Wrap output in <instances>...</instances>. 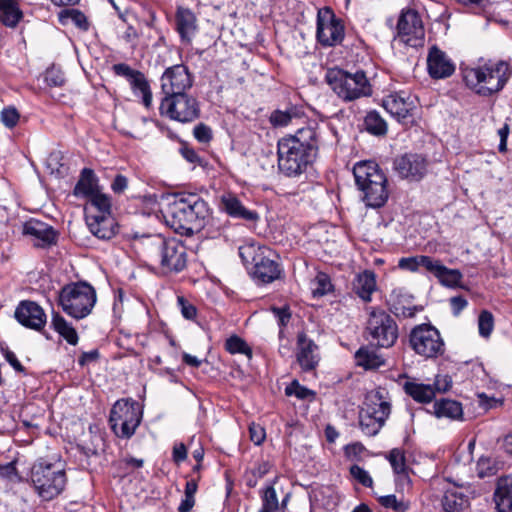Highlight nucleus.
Returning a JSON list of instances; mask_svg holds the SVG:
<instances>
[{"mask_svg": "<svg viewBox=\"0 0 512 512\" xmlns=\"http://www.w3.org/2000/svg\"><path fill=\"white\" fill-rule=\"evenodd\" d=\"M209 216L207 203L197 194L170 197L164 209L166 223L180 233H193L204 227Z\"/></svg>", "mask_w": 512, "mask_h": 512, "instance_id": "nucleus-1", "label": "nucleus"}, {"mask_svg": "<svg viewBox=\"0 0 512 512\" xmlns=\"http://www.w3.org/2000/svg\"><path fill=\"white\" fill-rule=\"evenodd\" d=\"M141 245L146 262L162 274L179 273L186 268L187 250L179 240L153 235L143 239Z\"/></svg>", "mask_w": 512, "mask_h": 512, "instance_id": "nucleus-2", "label": "nucleus"}, {"mask_svg": "<svg viewBox=\"0 0 512 512\" xmlns=\"http://www.w3.org/2000/svg\"><path fill=\"white\" fill-rule=\"evenodd\" d=\"M352 171L356 184L364 191L367 206H383L388 199L387 179L378 162H356Z\"/></svg>", "mask_w": 512, "mask_h": 512, "instance_id": "nucleus-3", "label": "nucleus"}, {"mask_svg": "<svg viewBox=\"0 0 512 512\" xmlns=\"http://www.w3.org/2000/svg\"><path fill=\"white\" fill-rule=\"evenodd\" d=\"M510 74L509 65L501 61L466 70L464 81L478 95L490 96L503 89Z\"/></svg>", "mask_w": 512, "mask_h": 512, "instance_id": "nucleus-4", "label": "nucleus"}, {"mask_svg": "<svg viewBox=\"0 0 512 512\" xmlns=\"http://www.w3.org/2000/svg\"><path fill=\"white\" fill-rule=\"evenodd\" d=\"M30 480L39 497L46 501L52 500L64 490V466L61 462L39 460L31 468Z\"/></svg>", "mask_w": 512, "mask_h": 512, "instance_id": "nucleus-5", "label": "nucleus"}, {"mask_svg": "<svg viewBox=\"0 0 512 512\" xmlns=\"http://www.w3.org/2000/svg\"><path fill=\"white\" fill-rule=\"evenodd\" d=\"M96 301L95 289L86 282L68 284L59 293V304L63 311L77 320L87 317Z\"/></svg>", "mask_w": 512, "mask_h": 512, "instance_id": "nucleus-6", "label": "nucleus"}, {"mask_svg": "<svg viewBox=\"0 0 512 512\" xmlns=\"http://www.w3.org/2000/svg\"><path fill=\"white\" fill-rule=\"evenodd\" d=\"M325 79L332 90L344 101L371 95V86L363 71L349 73L340 68H330Z\"/></svg>", "mask_w": 512, "mask_h": 512, "instance_id": "nucleus-7", "label": "nucleus"}, {"mask_svg": "<svg viewBox=\"0 0 512 512\" xmlns=\"http://www.w3.org/2000/svg\"><path fill=\"white\" fill-rule=\"evenodd\" d=\"M391 411L390 403L383 391L374 390L367 393L360 411V428L368 436L376 435L384 425Z\"/></svg>", "mask_w": 512, "mask_h": 512, "instance_id": "nucleus-8", "label": "nucleus"}, {"mask_svg": "<svg viewBox=\"0 0 512 512\" xmlns=\"http://www.w3.org/2000/svg\"><path fill=\"white\" fill-rule=\"evenodd\" d=\"M315 131L310 127L298 129L295 135L278 142V160H304L315 157L317 151Z\"/></svg>", "mask_w": 512, "mask_h": 512, "instance_id": "nucleus-9", "label": "nucleus"}, {"mask_svg": "<svg viewBox=\"0 0 512 512\" xmlns=\"http://www.w3.org/2000/svg\"><path fill=\"white\" fill-rule=\"evenodd\" d=\"M142 419L139 404L133 400L121 399L113 405L109 423L113 432L121 438H130L134 435Z\"/></svg>", "mask_w": 512, "mask_h": 512, "instance_id": "nucleus-10", "label": "nucleus"}, {"mask_svg": "<svg viewBox=\"0 0 512 512\" xmlns=\"http://www.w3.org/2000/svg\"><path fill=\"white\" fill-rule=\"evenodd\" d=\"M409 343L413 351L425 359H435L445 352V342L434 326L420 324L414 327L409 335Z\"/></svg>", "mask_w": 512, "mask_h": 512, "instance_id": "nucleus-11", "label": "nucleus"}, {"mask_svg": "<svg viewBox=\"0 0 512 512\" xmlns=\"http://www.w3.org/2000/svg\"><path fill=\"white\" fill-rule=\"evenodd\" d=\"M366 330L377 346L389 348L398 338V327L393 318L382 310H373L368 318Z\"/></svg>", "mask_w": 512, "mask_h": 512, "instance_id": "nucleus-12", "label": "nucleus"}, {"mask_svg": "<svg viewBox=\"0 0 512 512\" xmlns=\"http://www.w3.org/2000/svg\"><path fill=\"white\" fill-rule=\"evenodd\" d=\"M345 37V26L330 7H324L317 13V41L324 47H333L342 43Z\"/></svg>", "mask_w": 512, "mask_h": 512, "instance_id": "nucleus-13", "label": "nucleus"}, {"mask_svg": "<svg viewBox=\"0 0 512 512\" xmlns=\"http://www.w3.org/2000/svg\"><path fill=\"white\" fill-rule=\"evenodd\" d=\"M162 115L182 123L192 122L199 117L197 100L187 93L165 96L160 104Z\"/></svg>", "mask_w": 512, "mask_h": 512, "instance_id": "nucleus-14", "label": "nucleus"}, {"mask_svg": "<svg viewBox=\"0 0 512 512\" xmlns=\"http://www.w3.org/2000/svg\"><path fill=\"white\" fill-rule=\"evenodd\" d=\"M398 37L405 45L417 48L424 45L425 29L419 13L403 10L397 23Z\"/></svg>", "mask_w": 512, "mask_h": 512, "instance_id": "nucleus-15", "label": "nucleus"}, {"mask_svg": "<svg viewBox=\"0 0 512 512\" xmlns=\"http://www.w3.org/2000/svg\"><path fill=\"white\" fill-rule=\"evenodd\" d=\"M193 85V77L183 64L171 66L161 77V87L166 96L186 93Z\"/></svg>", "mask_w": 512, "mask_h": 512, "instance_id": "nucleus-16", "label": "nucleus"}, {"mask_svg": "<svg viewBox=\"0 0 512 512\" xmlns=\"http://www.w3.org/2000/svg\"><path fill=\"white\" fill-rule=\"evenodd\" d=\"M112 69L116 75L125 77L129 81L134 94L141 97L144 106L149 108L152 104V93L144 74L125 63L115 64Z\"/></svg>", "mask_w": 512, "mask_h": 512, "instance_id": "nucleus-17", "label": "nucleus"}, {"mask_svg": "<svg viewBox=\"0 0 512 512\" xmlns=\"http://www.w3.org/2000/svg\"><path fill=\"white\" fill-rule=\"evenodd\" d=\"M247 250H253V262L254 270L253 276L255 279L262 283H271L280 276V269L278 263L270 259L269 256L265 255L269 251L266 247H258L255 250L254 247H248Z\"/></svg>", "mask_w": 512, "mask_h": 512, "instance_id": "nucleus-18", "label": "nucleus"}, {"mask_svg": "<svg viewBox=\"0 0 512 512\" xmlns=\"http://www.w3.org/2000/svg\"><path fill=\"white\" fill-rule=\"evenodd\" d=\"M15 318L23 326L37 331L41 330L47 322L44 309L38 303L30 300H24L18 304Z\"/></svg>", "mask_w": 512, "mask_h": 512, "instance_id": "nucleus-19", "label": "nucleus"}, {"mask_svg": "<svg viewBox=\"0 0 512 512\" xmlns=\"http://www.w3.org/2000/svg\"><path fill=\"white\" fill-rule=\"evenodd\" d=\"M317 350V345L308 339L305 333L298 334L296 357L303 371L308 372L316 368L319 362Z\"/></svg>", "mask_w": 512, "mask_h": 512, "instance_id": "nucleus-20", "label": "nucleus"}, {"mask_svg": "<svg viewBox=\"0 0 512 512\" xmlns=\"http://www.w3.org/2000/svg\"><path fill=\"white\" fill-rule=\"evenodd\" d=\"M175 26L181 42L191 44L198 31L197 18L195 14L186 7H178L175 14Z\"/></svg>", "mask_w": 512, "mask_h": 512, "instance_id": "nucleus-21", "label": "nucleus"}, {"mask_svg": "<svg viewBox=\"0 0 512 512\" xmlns=\"http://www.w3.org/2000/svg\"><path fill=\"white\" fill-rule=\"evenodd\" d=\"M428 72L432 78L441 79L453 74L455 67L446 54L437 47H432L427 58Z\"/></svg>", "mask_w": 512, "mask_h": 512, "instance_id": "nucleus-22", "label": "nucleus"}, {"mask_svg": "<svg viewBox=\"0 0 512 512\" xmlns=\"http://www.w3.org/2000/svg\"><path fill=\"white\" fill-rule=\"evenodd\" d=\"M88 227L99 239H110L116 234V222L112 215H87Z\"/></svg>", "mask_w": 512, "mask_h": 512, "instance_id": "nucleus-23", "label": "nucleus"}, {"mask_svg": "<svg viewBox=\"0 0 512 512\" xmlns=\"http://www.w3.org/2000/svg\"><path fill=\"white\" fill-rule=\"evenodd\" d=\"M493 500L496 512H512L511 476H502L497 480Z\"/></svg>", "mask_w": 512, "mask_h": 512, "instance_id": "nucleus-24", "label": "nucleus"}, {"mask_svg": "<svg viewBox=\"0 0 512 512\" xmlns=\"http://www.w3.org/2000/svg\"><path fill=\"white\" fill-rule=\"evenodd\" d=\"M23 233L34 237L37 246H46L55 243L56 233L53 228L41 221L30 220L24 224Z\"/></svg>", "mask_w": 512, "mask_h": 512, "instance_id": "nucleus-25", "label": "nucleus"}, {"mask_svg": "<svg viewBox=\"0 0 512 512\" xmlns=\"http://www.w3.org/2000/svg\"><path fill=\"white\" fill-rule=\"evenodd\" d=\"M220 202L222 209L231 217L247 221H256L258 219V214L255 211L246 209L240 200L231 193L222 195Z\"/></svg>", "mask_w": 512, "mask_h": 512, "instance_id": "nucleus-26", "label": "nucleus"}, {"mask_svg": "<svg viewBox=\"0 0 512 512\" xmlns=\"http://www.w3.org/2000/svg\"><path fill=\"white\" fill-rule=\"evenodd\" d=\"M353 291L365 302L371 301V295L376 290V275L371 270H365L356 275L353 280Z\"/></svg>", "mask_w": 512, "mask_h": 512, "instance_id": "nucleus-27", "label": "nucleus"}, {"mask_svg": "<svg viewBox=\"0 0 512 512\" xmlns=\"http://www.w3.org/2000/svg\"><path fill=\"white\" fill-rule=\"evenodd\" d=\"M432 414L438 418H447L450 420H461L463 417L462 404L452 399L437 400L432 406Z\"/></svg>", "mask_w": 512, "mask_h": 512, "instance_id": "nucleus-28", "label": "nucleus"}, {"mask_svg": "<svg viewBox=\"0 0 512 512\" xmlns=\"http://www.w3.org/2000/svg\"><path fill=\"white\" fill-rule=\"evenodd\" d=\"M383 107L398 120L405 119L413 109V104L399 94H390L383 99Z\"/></svg>", "mask_w": 512, "mask_h": 512, "instance_id": "nucleus-29", "label": "nucleus"}, {"mask_svg": "<svg viewBox=\"0 0 512 512\" xmlns=\"http://www.w3.org/2000/svg\"><path fill=\"white\" fill-rule=\"evenodd\" d=\"M403 389L413 400L419 403H429L433 400L434 389L431 384H423L415 379L408 380L404 383Z\"/></svg>", "mask_w": 512, "mask_h": 512, "instance_id": "nucleus-30", "label": "nucleus"}, {"mask_svg": "<svg viewBox=\"0 0 512 512\" xmlns=\"http://www.w3.org/2000/svg\"><path fill=\"white\" fill-rule=\"evenodd\" d=\"M304 116L303 110L298 106H290L286 110H274L269 116V122L274 128L288 126L293 119H300Z\"/></svg>", "mask_w": 512, "mask_h": 512, "instance_id": "nucleus-31", "label": "nucleus"}, {"mask_svg": "<svg viewBox=\"0 0 512 512\" xmlns=\"http://www.w3.org/2000/svg\"><path fill=\"white\" fill-rule=\"evenodd\" d=\"M355 360L358 366L366 370L377 369L385 364L383 356L371 347H361L355 353Z\"/></svg>", "mask_w": 512, "mask_h": 512, "instance_id": "nucleus-32", "label": "nucleus"}, {"mask_svg": "<svg viewBox=\"0 0 512 512\" xmlns=\"http://www.w3.org/2000/svg\"><path fill=\"white\" fill-rule=\"evenodd\" d=\"M98 192H100V190L94 172L91 169H83L80 179L74 188V194L89 198Z\"/></svg>", "mask_w": 512, "mask_h": 512, "instance_id": "nucleus-33", "label": "nucleus"}, {"mask_svg": "<svg viewBox=\"0 0 512 512\" xmlns=\"http://www.w3.org/2000/svg\"><path fill=\"white\" fill-rule=\"evenodd\" d=\"M23 14L16 0H0V21L8 27H15Z\"/></svg>", "mask_w": 512, "mask_h": 512, "instance_id": "nucleus-34", "label": "nucleus"}, {"mask_svg": "<svg viewBox=\"0 0 512 512\" xmlns=\"http://www.w3.org/2000/svg\"><path fill=\"white\" fill-rule=\"evenodd\" d=\"M399 176L409 181H419L426 173L425 162H395Z\"/></svg>", "mask_w": 512, "mask_h": 512, "instance_id": "nucleus-35", "label": "nucleus"}, {"mask_svg": "<svg viewBox=\"0 0 512 512\" xmlns=\"http://www.w3.org/2000/svg\"><path fill=\"white\" fill-rule=\"evenodd\" d=\"M51 324L56 332H58L69 344L76 345L78 343V334L74 327L68 323L61 315L54 314Z\"/></svg>", "mask_w": 512, "mask_h": 512, "instance_id": "nucleus-36", "label": "nucleus"}, {"mask_svg": "<svg viewBox=\"0 0 512 512\" xmlns=\"http://www.w3.org/2000/svg\"><path fill=\"white\" fill-rule=\"evenodd\" d=\"M468 505V499L457 490H448L442 498V506L446 512H458Z\"/></svg>", "mask_w": 512, "mask_h": 512, "instance_id": "nucleus-37", "label": "nucleus"}, {"mask_svg": "<svg viewBox=\"0 0 512 512\" xmlns=\"http://www.w3.org/2000/svg\"><path fill=\"white\" fill-rule=\"evenodd\" d=\"M88 215H112L111 199L108 195L98 192L89 197Z\"/></svg>", "mask_w": 512, "mask_h": 512, "instance_id": "nucleus-38", "label": "nucleus"}, {"mask_svg": "<svg viewBox=\"0 0 512 512\" xmlns=\"http://www.w3.org/2000/svg\"><path fill=\"white\" fill-rule=\"evenodd\" d=\"M267 163L270 164L273 171L277 167L276 173L285 177L299 176L306 170L308 164V162H277V165L274 162Z\"/></svg>", "mask_w": 512, "mask_h": 512, "instance_id": "nucleus-39", "label": "nucleus"}, {"mask_svg": "<svg viewBox=\"0 0 512 512\" xmlns=\"http://www.w3.org/2000/svg\"><path fill=\"white\" fill-rule=\"evenodd\" d=\"M364 125L370 134L383 136L387 133V123L376 111H370L366 115Z\"/></svg>", "mask_w": 512, "mask_h": 512, "instance_id": "nucleus-40", "label": "nucleus"}, {"mask_svg": "<svg viewBox=\"0 0 512 512\" xmlns=\"http://www.w3.org/2000/svg\"><path fill=\"white\" fill-rule=\"evenodd\" d=\"M499 469V462L490 456H481L476 463V472L479 478L493 476Z\"/></svg>", "mask_w": 512, "mask_h": 512, "instance_id": "nucleus-41", "label": "nucleus"}, {"mask_svg": "<svg viewBox=\"0 0 512 512\" xmlns=\"http://www.w3.org/2000/svg\"><path fill=\"white\" fill-rule=\"evenodd\" d=\"M462 278L463 275L458 269H450L444 265L437 276L442 285L451 288L460 286Z\"/></svg>", "mask_w": 512, "mask_h": 512, "instance_id": "nucleus-42", "label": "nucleus"}, {"mask_svg": "<svg viewBox=\"0 0 512 512\" xmlns=\"http://www.w3.org/2000/svg\"><path fill=\"white\" fill-rule=\"evenodd\" d=\"M62 24H66L68 20H71L78 28L82 30L88 29V21L86 16L78 10H66L59 15Z\"/></svg>", "mask_w": 512, "mask_h": 512, "instance_id": "nucleus-43", "label": "nucleus"}, {"mask_svg": "<svg viewBox=\"0 0 512 512\" xmlns=\"http://www.w3.org/2000/svg\"><path fill=\"white\" fill-rule=\"evenodd\" d=\"M388 460L396 474L406 476V462L402 450L398 448L392 449L388 455Z\"/></svg>", "mask_w": 512, "mask_h": 512, "instance_id": "nucleus-44", "label": "nucleus"}, {"mask_svg": "<svg viewBox=\"0 0 512 512\" xmlns=\"http://www.w3.org/2000/svg\"><path fill=\"white\" fill-rule=\"evenodd\" d=\"M279 503L275 489L267 487L262 496V508L259 512H278Z\"/></svg>", "mask_w": 512, "mask_h": 512, "instance_id": "nucleus-45", "label": "nucleus"}, {"mask_svg": "<svg viewBox=\"0 0 512 512\" xmlns=\"http://www.w3.org/2000/svg\"><path fill=\"white\" fill-rule=\"evenodd\" d=\"M493 328H494L493 315L487 310L482 311L478 317L479 334L482 337L487 338L492 333Z\"/></svg>", "mask_w": 512, "mask_h": 512, "instance_id": "nucleus-46", "label": "nucleus"}, {"mask_svg": "<svg viewBox=\"0 0 512 512\" xmlns=\"http://www.w3.org/2000/svg\"><path fill=\"white\" fill-rule=\"evenodd\" d=\"M226 349L232 353H241L251 357V350L248 345L240 337L232 336L226 341Z\"/></svg>", "mask_w": 512, "mask_h": 512, "instance_id": "nucleus-47", "label": "nucleus"}, {"mask_svg": "<svg viewBox=\"0 0 512 512\" xmlns=\"http://www.w3.org/2000/svg\"><path fill=\"white\" fill-rule=\"evenodd\" d=\"M380 504L388 509H392L395 512H404L408 509V503L403 500H398L397 497L393 494L381 496L379 498Z\"/></svg>", "mask_w": 512, "mask_h": 512, "instance_id": "nucleus-48", "label": "nucleus"}, {"mask_svg": "<svg viewBox=\"0 0 512 512\" xmlns=\"http://www.w3.org/2000/svg\"><path fill=\"white\" fill-rule=\"evenodd\" d=\"M285 394L287 396H295L296 398L301 400L314 396V393L311 390L300 385L299 382L296 380H294L285 388Z\"/></svg>", "mask_w": 512, "mask_h": 512, "instance_id": "nucleus-49", "label": "nucleus"}, {"mask_svg": "<svg viewBox=\"0 0 512 512\" xmlns=\"http://www.w3.org/2000/svg\"><path fill=\"white\" fill-rule=\"evenodd\" d=\"M44 80L50 87H61L65 83L63 73L54 67L47 69L44 74Z\"/></svg>", "mask_w": 512, "mask_h": 512, "instance_id": "nucleus-50", "label": "nucleus"}, {"mask_svg": "<svg viewBox=\"0 0 512 512\" xmlns=\"http://www.w3.org/2000/svg\"><path fill=\"white\" fill-rule=\"evenodd\" d=\"M443 264L440 260L434 259L430 256L419 255V268L424 267L428 272L432 273L436 278L442 268Z\"/></svg>", "mask_w": 512, "mask_h": 512, "instance_id": "nucleus-51", "label": "nucleus"}, {"mask_svg": "<svg viewBox=\"0 0 512 512\" xmlns=\"http://www.w3.org/2000/svg\"><path fill=\"white\" fill-rule=\"evenodd\" d=\"M443 264L440 260L434 259L430 256L419 255V268L424 267L428 272L432 273L436 278L442 268Z\"/></svg>", "mask_w": 512, "mask_h": 512, "instance_id": "nucleus-52", "label": "nucleus"}, {"mask_svg": "<svg viewBox=\"0 0 512 512\" xmlns=\"http://www.w3.org/2000/svg\"><path fill=\"white\" fill-rule=\"evenodd\" d=\"M43 171L55 178H62L67 173V167L62 162H43Z\"/></svg>", "mask_w": 512, "mask_h": 512, "instance_id": "nucleus-53", "label": "nucleus"}, {"mask_svg": "<svg viewBox=\"0 0 512 512\" xmlns=\"http://www.w3.org/2000/svg\"><path fill=\"white\" fill-rule=\"evenodd\" d=\"M0 117L6 127L13 128L18 123L20 115L14 107H7L2 110Z\"/></svg>", "mask_w": 512, "mask_h": 512, "instance_id": "nucleus-54", "label": "nucleus"}, {"mask_svg": "<svg viewBox=\"0 0 512 512\" xmlns=\"http://www.w3.org/2000/svg\"><path fill=\"white\" fill-rule=\"evenodd\" d=\"M350 473L359 483H361L363 486L371 487L373 484V480L369 473L361 468L358 465H352L350 468Z\"/></svg>", "mask_w": 512, "mask_h": 512, "instance_id": "nucleus-55", "label": "nucleus"}, {"mask_svg": "<svg viewBox=\"0 0 512 512\" xmlns=\"http://www.w3.org/2000/svg\"><path fill=\"white\" fill-rule=\"evenodd\" d=\"M315 285V288H313L314 295H325L331 289V282L326 274H319L315 279Z\"/></svg>", "mask_w": 512, "mask_h": 512, "instance_id": "nucleus-56", "label": "nucleus"}, {"mask_svg": "<svg viewBox=\"0 0 512 512\" xmlns=\"http://www.w3.org/2000/svg\"><path fill=\"white\" fill-rule=\"evenodd\" d=\"M249 434L251 441L256 445H261L266 438L265 429L261 425L255 423H252L249 426Z\"/></svg>", "mask_w": 512, "mask_h": 512, "instance_id": "nucleus-57", "label": "nucleus"}, {"mask_svg": "<svg viewBox=\"0 0 512 512\" xmlns=\"http://www.w3.org/2000/svg\"><path fill=\"white\" fill-rule=\"evenodd\" d=\"M434 389V395L436 392H446L451 388L452 380L448 375H437L434 383L431 384Z\"/></svg>", "mask_w": 512, "mask_h": 512, "instance_id": "nucleus-58", "label": "nucleus"}, {"mask_svg": "<svg viewBox=\"0 0 512 512\" xmlns=\"http://www.w3.org/2000/svg\"><path fill=\"white\" fill-rule=\"evenodd\" d=\"M398 267L410 272H417L419 269V256L403 257L399 259Z\"/></svg>", "mask_w": 512, "mask_h": 512, "instance_id": "nucleus-59", "label": "nucleus"}, {"mask_svg": "<svg viewBox=\"0 0 512 512\" xmlns=\"http://www.w3.org/2000/svg\"><path fill=\"white\" fill-rule=\"evenodd\" d=\"M194 136L199 142L206 143L212 138V131L207 125L201 123L195 126Z\"/></svg>", "mask_w": 512, "mask_h": 512, "instance_id": "nucleus-60", "label": "nucleus"}, {"mask_svg": "<svg viewBox=\"0 0 512 512\" xmlns=\"http://www.w3.org/2000/svg\"><path fill=\"white\" fill-rule=\"evenodd\" d=\"M178 304L184 318L191 320L196 316V308L187 302L184 297H178Z\"/></svg>", "mask_w": 512, "mask_h": 512, "instance_id": "nucleus-61", "label": "nucleus"}, {"mask_svg": "<svg viewBox=\"0 0 512 512\" xmlns=\"http://www.w3.org/2000/svg\"><path fill=\"white\" fill-rule=\"evenodd\" d=\"M510 133V127L507 123H504L502 127H500L497 131V134L499 136V145L498 149L500 152H505L507 150V137Z\"/></svg>", "mask_w": 512, "mask_h": 512, "instance_id": "nucleus-62", "label": "nucleus"}, {"mask_svg": "<svg viewBox=\"0 0 512 512\" xmlns=\"http://www.w3.org/2000/svg\"><path fill=\"white\" fill-rule=\"evenodd\" d=\"M127 186V178L123 175H117L111 184V188L115 193H122L127 188Z\"/></svg>", "mask_w": 512, "mask_h": 512, "instance_id": "nucleus-63", "label": "nucleus"}, {"mask_svg": "<svg viewBox=\"0 0 512 512\" xmlns=\"http://www.w3.org/2000/svg\"><path fill=\"white\" fill-rule=\"evenodd\" d=\"M187 457V449L183 443L177 444L173 448V460L176 463L184 461Z\"/></svg>", "mask_w": 512, "mask_h": 512, "instance_id": "nucleus-64", "label": "nucleus"}]
</instances>
